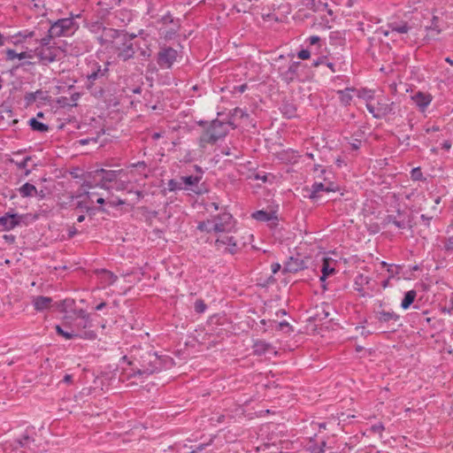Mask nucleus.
<instances>
[{
    "instance_id": "nucleus-29",
    "label": "nucleus",
    "mask_w": 453,
    "mask_h": 453,
    "mask_svg": "<svg viewBox=\"0 0 453 453\" xmlns=\"http://www.w3.org/2000/svg\"><path fill=\"white\" fill-rule=\"evenodd\" d=\"M93 326L92 320H81V319H75L73 326L72 328H74L75 331L82 332V331H88L91 330L90 328Z\"/></svg>"
},
{
    "instance_id": "nucleus-44",
    "label": "nucleus",
    "mask_w": 453,
    "mask_h": 453,
    "mask_svg": "<svg viewBox=\"0 0 453 453\" xmlns=\"http://www.w3.org/2000/svg\"><path fill=\"white\" fill-rule=\"evenodd\" d=\"M102 273H104V280H105L109 284H113V283L117 280V278H118V277H117L113 273H111V272H110V271H108V270H103V272H102Z\"/></svg>"
},
{
    "instance_id": "nucleus-58",
    "label": "nucleus",
    "mask_w": 453,
    "mask_h": 453,
    "mask_svg": "<svg viewBox=\"0 0 453 453\" xmlns=\"http://www.w3.org/2000/svg\"><path fill=\"white\" fill-rule=\"evenodd\" d=\"M97 142V138H86V139H81L78 141V142L81 144V145H86L88 143H89V142Z\"/></svg>"
},
{
    "instance_id": "nucleus-6",
    "label": "nucleus",
    "mask_w": 453,
    "mask_h": 453,
    "mask_svg": "<svg viewBox=\"0 0 453 453\" xmlns=\"http://www.w3.org/2000/svg\"><path fill=\"white\" fill-rule=\"evenodd\" d=\"M373 312L377 323L388 332H395L403 326L400 315L391 309H386L382 303H380Z\"/></svg>"
},
{
    "instance_id": "nucleus-52",
    "label": "nucleus",
    "mask_w": 453,
    "mask_h": 453,
    "mask_svg": "<svg viewBox=\"0 0 453 453\" xmlns=\"http://www.w3.org/2000/svg\"><path fill=\"white\" fill-rule=\"evenodd\" d=\"M366 109L372 115L373 118L377 119V106H374L370 103H367Z\"/></svg>"
},
{
    "instance_id": "nucleus-22",
    "label": "nucleus",
    "mask_w": 453,
    "mask_h": 453,
    "mask_svg": "<svg viewBox=\"0 0 453 453\" xmlns=\"http://www.w3.org/2000/svg\"><path fill=\"white\" fill-rule=\"evenodd\" d=\"M426 30L433 34V36L441 33V20L437 16H433L430 25L426 26Z\"/></svg>"
},
{
    "instance_id": "nucleus-35",
    "label": "nucleus",
    "mask_w": 453,
    "mask_h": 453,
    "mask_svg": "<svg viewBox=\"0 0 453 453\" xmlns=\"http://www.w3.org/2000/svg\"><path fill=\"white\" fill-rule=\"evenodd\" d=\"M213 219H207L198 223L197 229L201 232L211 233L214 232Z\"/></svg>"
},
{
    "instance_id": "nucleus-36",
    "label": "nucleus",
    "mask_w": 453,
    "mask_h": 453,
    "mask_svg": "<svg viewBox=\"0 0 453 453\" xmlns=\"http://www.w3.org/2000/svg\"><path fill=\"white\" fill-rule=\"evenodd\" d=\"M167 189L171 192H175L178 190L184 189L182 180L180 179V180H175V179L169 180L167 182Z\"/></svg>"
},
{
    "instance_id": "nucleus-9",
    "label": "nucleus",
    "mask_w": 453,
    "mask_h": 453,
    "mask_svg": "<svg viewBox=\"0 0 453 453\" xmlns=\"http://www.w3.org/2000/svg\"><path fill=\"white\" fill-rule=\"evenodd\" d=\"M178 52L172 47L164 46L157 53V63L161 68L170 69L176 61Z\"/></svg>"
},
{
    "instance_id": "nucleus-5",
    "label": "nucleus",
    "mask_w": 453,
    "mask_h": 453,
    "mask_svg": "<svg viewBox=\"0 0 453 453\" xmlns=\"http://www.w3.org/2000/svg\"><path fill=\"white\" fill-rule=\"evenodd\" d=\"M20 36L24 38L27 37H35L36 41L40 42V46L35 49V55L39 58L40 61L43 65H48L58 59L59 49L54 46H50L48 42L47 44L42 43V37L38 38L37 30L33 31H24L19 34Z\"/></svg>"
},
{
    "instance_id": "nucleus-27",
    "label": "nucleus",
    "mask_w": 453,
    "mask_h": 453,
    "mask_svg": "<svg viewBox=\"0 0 453 453\" xmlns=\"http://www.w3.org/2000/svg\"><path fill=\"white\" fill-rule=\"evenodd\" d=\"M252 217L257 220L264 222L277 219V217L274 215V212H267L265 211H257L252 214Z\"/></svg>"
},
{
    "instance_id": "nucleus-33",
    "label": "nucleus",
    "mask_w": 453,
    "mask_h": 453,
    "mask_svg": "<svg viewBox=\"0 0 453 453\" xmlns=\"http://www.w3.org/2000/svg\"><path fill=\"white\" fill-rule=\"evenodd\" d=\"M74 300L66 298L58 303H56L57 309L62 312H67L68 310H72L74 306Z\"/></svg>"
},
{
    "instance_id": "nucleus-41",
    "label": "nucleus",
    "mask_w": 453,
    "mask_h": 453,
    "mask_svg": "<svg viewBox=\"0 0 453 453\" xmlns=\"http://www.w3.org/2000/svg\"><path fill=\"white\" fill-rule=\"evenodd\" d=\"M307 42L311 46H318L317 50L314 52L315 54H318L319 52V49L320 48L321 38L318 35H311L307 39Z\"/></svg>"
},
{
    "instance_id": "nucleus-30",
    "label": "nucleus",
    "mask_w": 453,
    "mask_h": 453,
    "mask_svg": "<svg viewBox=\"0 0 453 453\" xmlns=\"http://www.w3.org/2000/svg\"><path fill=\"white\" fill-rule=\"evenodd\" d=\"M280 111L288 119H291L296 116V107L292 103H285L281 105Z\"/></svg>"
},
{
    "instance_id": "nucleus-55",
    "label": "nucleus",
    "mask_w": 453,
    "mask_h": 453,
    "mask_svg": "<svg viewBox=\"0 0 453 453\" xmlns=\"http://www.w3.org/2000/svg\"><path fill=\"white\" fill-rule=\"evenodd\" d=\"M361 140L354 139L352 142H350V146L353 150H358L361 146Z\"/></svg>"
},
{
    "instance_id": "nucleus-8",
    "label": "nucleus",
    "mask_w": 453,
    "mask_h": 453,
    "mask_svg": "<svg viewBox=\"0 0 453 453\" xmlns=\"http://www.w3.org/2000/svg\"><path fill=\"white\" fill-rule=\"evenodd\" d=\"M109 63L104 65V67H102L98 63H94L91 65V71L87 75V83L86 88L88 90H91L94 86L96 81H104L108 78L109 75Z\"/></svg>"
},
{
    "instance_id": "nucleus-7",
    "label": "nucleus",
    "mask_w": 453,
    "mask_h": 453,
    "mask_svg": "<svg viewBox=\"0 0 453 453\" xmlns=\"http://www.w3.org/2000/svg\"><path fill=\"white\" fill-rule=\"evenodd\" d=\"M126 173L123 169L120 170H105V169H97L95 171V178H98L99 181L96 186L100 187L102 188L110 190L111 186L114 183L117 178L126 176Z\"/></svg>"
},
{
    "instance_id": "nucleus-40",
    "label": "nucleus",
    "mask_w": 453,
    "mask_h": 453,
    "mask_svg": "<svg viewBox=\"0 0 453 453\" xmlns=\"http://www.w3.org/2000/svg\"><path fill=\"white\" fill-rule=\"evenodd\" d=\"M443 250L447 253L453 252V236H449L448 238H444L443 240Z\"/></svg>"
},
{
    "instance_id": "nucleus-12",
    "label": "nucleus",
    "mask_w": 453,
    "mask_h": 453,
    "mask_svg": "<svg viewBox=\"0 0 453 453\" xmlns=\"http://www.w3.org/2000/svg\"><path fill=\"white\" fill-rule=\"evenodd\" d=\"M212 219L215 233H229L234 226L233 216L229 212L219 213L213 217Z\"/></svg>"
},
{
    "instance_id": "nucleus-43",
    "label": "nucleus",
    "mask_w": 453,
    "mask_h": 453,
    "mask_svg": "<svg viewBox=\"0 0 453 453\" xmlns=\"http://www.w3.org/2000/svg\"><path fill=\"white\" fill-rule=\"evenodd\" d=\"M38 94H42V90H37L35 93H33V92L27 93L24 97L27 104V105L32 104L36 100V96Z\"/></svg>"
},
{
    "instance_id": "nucleus-21",
    "label": "nucleus",
    "mask_w": 453,
    "mask_h": 453,
    "mask_svg": "<svg viewBox=\"0 0 453 453\" xmlns=\"http://www.w3.org/2000/svg\"><path fill=\"white\" fill-rule=\"evenodd\" d=\"M306 7L313 12L327 11L329 15L333 14L332 10L328 9L326 0H307Z\"/></svg>"
},
{
    "instance_id": "nucleus-34",
    "label": "nucleus",
    "mask_w": 453,
    "mask_h": 453,
    "mask_svg": "<svg viewBox=\"0 0 453 453\" xmlns=\"http://www.w3.org/2000/svg\"><path fill=\"white\" fill-rule=\"evenodd\" d=\"M270 348L271 345L264 341H257L253 346L254 353L257 355L265 354Z\"/></svg>"
},
{
    "instance_id": "nucleus-53",
    "label": "nucleus",
    "mask_w": 453,
    "mask_h": 453,
    "mask_svg": "<svg viewBox=\"0 0 453 453\" xmlns=\"http://www.w3.org/2000/svg\"><path fill=\"white\" fill-rule=\"evenodd\" d=\"M326 57L321 56V57L318 58L317 60L313 61L312 66L318 67L319 65L326 64Z\"/></svg>"
},
{
    "instance_id": "nucleus-2",
    "label": "nucleus",
    "mask_w": 453,
    "mask_h": 453,
    "mask_svg": "<svg viewBox=\"0 0 453 453\" xmlns=\"http://www.w3.org/2000/svg\"><path fill=\"white\" fill-rule=\"evenodd\" d=\"M80 17V14L76 16L71 15L68 18L58 19L51 23L50 27H45L47 33L42 37V43L47 44L54 38L73 35L80 27L75 18Z\"/></svg>"
},
{
    "instance_id": "nucleus-64",
    "label": "nucleus",
    "mask_w": 453,
    "mask_h": 453,
    "mask_svg": "<svg viewBox=\"0 0 453 453\" xmlns=\"http://www.w3.org/2000/svg\"><path fill=\"white\" fill-rule=\"evenodd\" d=\"M441 148L449 150L451 148V142L449 141H444L441 144Z\"/></svg>"
},
{
    "instance_id": "nucleus-51",
    "label": "nucleus",
    "mask_w": 453,
    "mask_h": 453,
    "mask_svg": "<svg viewBox=\"0 0 453 453\" xmlns=\"http://www.w3.org/2000/svg\"><path fill=\"white\" fill-rule=\"evenodd\" d=\"M336 191H340V188L338 185L333 183V182H329L328 184L326 185V192H336Z\"/></svg>"
},
{
    "instance_id": "nucleus-63",
    "label": "nucleus",
    "mask_w": 453,
    "mask_h": 453,
    "mask_svg": "<svg viewBox=\"0 0 453 453\" xmlns=\"http://www.w3.org/2000/svg\"><path fill=\"white\" fill-rule=\"evenodd\" d=\"M271 267L273 273H276L280 270L281 265L279 263H273Z\"/></svg>"
},
{
    "instance_id": "nucleus-46",
    "label": "nucleus",
    "mask_w": 453,
    "mask_h": 453,
    "mask_svg": "<svg viewBox=\"0 0 453 453\" xmlns=\"http://www.w3.org/2000/svg\"><path fill=\"white\" fill-rule=\"evenodd\" d=\"M334 268L330 267L327 260L325 259L321 269V273H324V277H327L329 274L334 273Z\"/></svg>"
},
{
    "instance_id": "nucleus-3",
    "label": "nucleus",
    "mask_w": 453,
    "mask_h": 453,
    "mask_svg": "<svg viewBox=\"0 0 453 453\" xmlns=\"http://www.w3.org/2000/svg\"><path fill=\"white\" fill-rule=\"evenodd\" d=\"M110 36L116 39L115 50L117 57L122 61H127L134 58L136 51V44L134 42L135 34L120 32L116 29H109Z\"/></svg>"
},
{
    "instance_id": "nucleus-61",
    "label": "nucleus",
    "mask_w": 453,
    "mask_h": 453,
    "mask_svg": "<svg viewBox=\"0 0 453 453\" xmlns=\"http://www.w3.org/2000/svg\"><path fill=\"white\" fill-rule=\"evenodd\" d=\"M234 113L235 115L240 114L241 118H243V117H247V118H248V117H249V115H248L246 112H244V111H243L242 109H240V108H235V109L234 110Z\"/></svg>"
},
{
    "instance_id": "nucleus-14",
    "label": "nucleus",
    "mask_w": 453,
    "mask_h": 453,
    "mask_svg": "<svg viewBox=\"0 0 453 453\" xmlns=\"http://www.w3.org/2000/svg\"><path fill=\"white\" fill-rule=\"evenodd\" d=\"M24 216L13 213L6 212L4 216L0 217V232L10 231L19 226Z\"/></svg>"
},
{
    "instance_id": "nucleus-16",
    "label": "nucleus",
    "mask_w": 453,
    "mask_h": 453,
    "mask_svg": "<svg viewBox=\"0 0 453 453\" xmlns=\"http://www.w3.org/2000/svg\"><path fill=\"white\" fill-rule=\"evenodd\" d=\"M306 263L307 262L304 259L301 258L300 256L290 257L284 265L283 271L285 273H297L307 268Z\"/></svg>"
},
{
    "instance_id": "nucleus-4",
    "label": "nucleus",
    "mask_w": 453,
    "mask_h": 453,
    "mask_svg": "<svg viewBox=\"0 0 453 453\" xmlns=\"http://www.w3.org/2000/svg\"><path fill=\"white\" fill-rule=\"evenodd\" d=\"M228 125H233L218 119L212 120L209 127L203 132L199 138L200 146L204 148L207 144H214L219 139L224 138L228 133Z\"/></svg>"
},
{
    "instance_id": "nucleus-1",
    "label": "nucleus",
    "mask_w": 453,
    "mask_h": 453,
    "mask_svg": "<svg viewBox=\"0 0 453 453\" xmlns=\"http://www.w3.org/2000/svg\"><path fill=\"white\" fill-rule=\"evenodd\" d=\"M121 360L131 366V372H125V377L129 379L136 375L148 377L154 372H160L166 366L168 357L158 356L152 349L146 347L134 348L130 357L123 356Z\"/></svg>"
},
{
    "instance_id": "nucleus-11",
    "label": "nucleus",
    "mask_w": 453,
    "mask_h": 453,
    "mask_svg": "<svg viewBox=\"0 0 453 453\" xmlns=\"http://www.w3.org/2000/svg\"><path fill=\"white\" fill-rule=\"evenodd\" d=\"M304 65L299 61H293L289 64L287 69L283 67L279 68V75L280 79L287 84H290L295 81H300L299 70Z\"/></svg>"
},
{
    "instance_id": "nucleus-25",
    "label": "nucleus",
    "mask_w": 453,
    "mask_h": 453,
    "mask_svg": "<svg viewBox=\"0 0 453 453\" xmlns=\"http://www.w3.org/2000/svg\"><path fill=\"white\" fill-rule=\"evenodd\" d=\"M19 192L22 197H28L37 195L36 188L28 182L23 184L19 188Z\"/></svg>"
},
{
    "instance_id": "nucleus-45",
    "label": "nucleus",
    "mask_w": 453,
    "mask_h": 453,
    "mask_svg": "<svg viewBox=\"0 0 453 453\" xmlns=\"http://www.w3.org/2000/svg\"><path fill=\"white\" fill-rule=\"evenodd\" d=\"M398 133H399V134H400V135L398 136V141H399L402 144H404V145H406V146H409V145H410L409 141H410V138H411L410 134H404V132H403V129H400V130L398 131Z\"/></svg>"
},
{
    "instance_id": "nucleus-26",
    "label": "nucleus",
    "mask_w": 453,
    "mask_h": 453,
    "mask_svg": "<svg viewBox=\"0 0 453 453\" xmlns=\"http://www.w3.org/2000/svg\"><path fill=\"white\" fill-rule=\"evenodd\" d=\"M417 296V292L415 290H409L405 293L404 297L402 300L401 307L403 310H407L413 303L415 298Z\"/></svg>"
},
{
    "instance_id": "nucleus-20",
    "label": "nucleus",
    "mask_w": 453,
    "mask_h": 453,
    "mask_svg": "<svg viewBox=\"0 0 453 453\" xmlns=\"http://www.w3.org/2000/svg\"><path fill=\"white\" fill-rule=\"evenodd\" d=\"M52 298L49 296H37L33 297L32 303L36 311H44L50 308Z\"/></svg>"
},
{
    "instance_id": "nucleus-15",
    "label": "nucleus",
    "mask_w": 453,
    "mask_h": 453,
    "mask_svg": "<svg viewBox=\"0 0 453 453\" xmlns=\"http://www.w3.org/2000/svg\"><path fill=\"white\" fill-rule=\"evenodd\" d=\"M384 220L386 224H393L399 229H405L410 225V216L400 210L396 215H388Z\"/></svg>"
},
{
    "instance_id": "nucleus-13",
    "label": "nucleus",
    "mask_w": 453,
    "mask_h": 453,
    "mask_svg": "<svg viewBox=\"0 0 453 453\" xmlns=\"http://www.w3.org/2000/svg\"><path fill=\"white\" fill-rule=\"evenodd\" d=\"M195 168L199 174L181 176L180 180H182L184 189L190 190L196 195H200L203 193V190L198 186V183L201 181L203 173L200 166L195 165Z\"/></svg>"
},
{
    "instance_id": "nucleus-23",
    "label": "nucleus",
    "mask_w": 453,
    "mask_h": 453,
    "mask_svg": "<svg viewBox=\"0 0 453 453\" xmlns=\"http://www.w3.org/2000/svg\"><path fill=\"white\" fill-rule=\"evenodd\" d=\"M388 27L392 32H396L398 34H407L411 29V27L406 21L391 22L388 24Z\"/></svg>"
},
{
    "instance_id": "nucleus-56",
    "label": "nucleus",
    "mask_w": 453,
    "mask_h": 453,
    "mask_svg": "<svg viewBox=\"0 0 453 453\" xmlns=\"http://www.w3.org/2000/svg\"><path fill=\"white\" fill-rule=\"evenodd\" d=\"M70 54L74 55V56H80V55L83 54V50H81L80 48L75 46L71 49Z\"/></svg>"
},
{
    "instance_id": "nucleus-50",
    "label": "nucleus",
    "mask_w": 453,
    "mask_h": 453,
    "mask_svg": "<svg viewBox=\"0 0 453 453\" xmlns=\"http://www.w3.org/2000/svg\"><path fill=\"white\" fill-rule=\"evenodd\" d=\"M30 441H34V440L31 439L30 436H28L27 434H25L20 439H19L17 441L20 447H25V446H27V442Z\"/></svg>"
},
{
    "instance_id": "nucleus-32",
    "label": "nucleus",
    "mask_w": 453,
    "mask_h": 453,
    "mask_svg": "<svg viewBox=\"0 0 453 453\" xmlns=\"http://www.w3.org/2000/svg\"><path fill=\"white\" fill-rule=\"evenodd\" d=\"M31 159H32L31 156H27L21 161H17L13 158H11L10 162L12 164H14L18 167V169L26 170L25 174L28 175L31 173V170L27 169V166L28 162L31 161Z\"/></svg>"
},
{
    "instance_id": "nucleus-60",
    "label": "nucleus",
    "mask_w": 453,
    "mask_h": 453,
    "mask_svg": "<svg viewBox=\"0 0 453 453\" xmlns=\"http://www.w3.org/2000/svg\"><path fill=\"white\" fill-rule=\"evenodd\" d=\"M247 88H248L247 84H246V83H244V84H242V85H240V86H236V87H234V91H236V92L243 93V92L247 89Z\"/></svg>"
},
{
    "instance_id": "nucleus-31",
    "label": "nucleus",
    "mask_w": 453,
    "mask_h": 453,
    "mask_svg": "<svg viewBox=\"0 0 453 453\" xmlns=\"http://www.w3.org/2000/svg\"><path fill=\"white\" fill-rule=\"evenodd\" d=\"M321 191L326 192V184L322 182H314L311 188V193L309 195V198L311 200H315L319 197L318 194Z\"/></svg>"
},
{
    "instance_id": "nucleus-10",
    "label": "nucleus",
    "mask_w": 453,
    "mask_h": 453,
    "mask_svg": "<svg viewBox=\"0 0 453 453\" xmlns=\"http://www.w3.org/2000/svg\"><path fill=\"white\" fill-rule=\"evenodd\" d=\"M215 247L222 253L234 255L238 252L239 247L233 235L221 234L215 241Z\"/></svg>"
},
{
    "instance_id": "nucleus-59",
    "label": "nucleus",
    "mask_w": 453,
    "mask_h": 453,
    "mask_svg": "<svg viewBox=\"0 0 453 453\" xmlns=\"http://www.w3.org/2000/svg\"><path fill=\"white\" fill-rule=\"evenodd\" d=\"M140 55L143 58V59H147L150 57L151 51L150 49L148 50H141Z\"/></svg>"
},
{
    "instance_id": "nucleus-17",
    "label": "nucleus",
    "mask_w": 453,
    "mask_h": 453,
    "mask_svg": "<svg viewBox=\"0 0 453 453\" xmlns=\"http://www.w3.org/2000/svg\"><path fill=\"white\" fill-rule=\"evenodd\" d=\"M61 336H63L66 340H71L73 338L95 340L96 338L97 334L94 330L79 332V331H75L74 328H71L70 331L64 330Z\"/></svg>"
},
{
    "instance_id": "nucleus-28",
    "label": "nucleus",
    "mask_w": 453,
    "mask_h": 453,
    "mask_svg": "<svg viewBox=\"0 0 453 453\" xmlns=\"http://www.w3.org/2000/svg\"><path fill=\"white\" fill-rule=\"evenodd\" d=\"M28 124L33 131L45 133V132H48L50 129L48 125L38 121L35 118H32L31 119H29Z\"/></svg>"
},
{
    "instance_id": "nucleus-57",
    "label": "nucleus",
    "mask_w": 453,
    "mask_h": 453,
    "mask_svg": "<svg viewBox=\"0 0 453 453\" xmlns=\"http://www.w3.org/2000/svg\"><path fill=\"white\" fill-rule=\"evenodd\" d=\"M108 203L111 206H118L125 203V201L122 199H116V200H111L108 202Z\"/></svg>"
},
{
    "instance_id": "nucleus-39",
    "label": "nucleus",
    "mask_w": 453,
    "mask_h": 453,
    "mask_svg": "<svg viewBox=\"0 0 453 453\" xmlns=\"http://www.w3.org/2000/svg\"><path fill=\"white\" fill-rule=\"evenodd\" d=\"M411 179L412 180H425L426 178H424L421 168L420 167H415L411 171Z\"/></svg>"
},
{
    "instance_id": "nucleus-37",
    "label": "nucleus",
    "mask_w": 453,
    "mask_h": 453,
    "mask_svg": "<svg viewBox=\"0 0 453 453\" xmlns=\"http://www.w3.org/2000/svg\"><path fill=\"white\" fill-rule=\"evenodd\" d=\"M123 177H119L116 179L114 183L111 186V189L116 190H125L127 188L128 180L122 179Z\"/></svg>"
},
{
    "instance_id": "nucleus-18",
    "label": "nucleus",
    "mask_w": 453,
    "mask_h": 453,
    "mask_svg": "<svg viewBox=\"0 0 453 453\" xmlns=\"http://www.w3.org/2000/svg\"><path fill=\"white\" fill-rule=\"evenodd\" d=\"M411 99L418 107L420 111H425L433 101V96L429 93L418 91L411 96Z\"/></svg>"
},
{
    "instance_id": "nucleus-49",
    "label": "nucleus",
    "mask_w": 453,
    "mask_h": 453,
    "mask_svg": "<svg viewBox=\"0 0 453 453\" xmlns=\"http://www.w3.org/2000/svg\"><path fill=\"white\" fill-rule=\"evenodd\" d=\"M311 51L309 50H301L298 53H297V56L299 58L303 59V60H305V59H308L310 58L311 57Z\"/></svg>"
},
{
    "instance_id": "nucleus-54",
    "label": "nucleus",
    "mask_w": 453,
    "mask_h": 453,
    "mask_svg": "<svg viewBox=\"0 0 453 453\" xmlns=\"http://www.w3.org/2000/svg\"><path fill=\"white\" fill-rule=\"evenodd\" d=\"M90 91H91V94L97 98H101L104 95V90L102 88H100L98 90H95V91H93V88H92Z\"/></svg>"
},
{
    "instance_id": "nucleus-47",
    "label": "nucleus",
    "mask_w": 453,
    "mask_h": 453,
    "mask_svg": "<svg viewBox=\"0 0 453 453\" xmlns=\"http://www.w3.org/2000/svg\"><path fill=\"white\" fill-rule=\"evenodd\" d=\"M385 430V427L381 422L374 424L371 426L370 431L373 434H378L381 437L382 432Z\"/></svg>"
},
{
    "instance_id": "nucleus-24",
    "label": "nucleus",
    "mask_w": 453,
    "mask_h": 453,
    "mask_svg": "<svg viewBox=\"0 0 453 453\" xmlns=\"http://www.w3.org/2000/svg\"><path fill=\"white\" fill-rule=\"evenodd\" d=\"M355 89L353 88H347L342 90H338L337 94L339 95V99L342 104L347 106L350 104V102L352 101V95L351 92Z\"/></svg>"
},
{
    "instance_id": "nucleus-42",
    "label": "nucleus",
    "mask_w": 453,
    "mask_h": 453,
    "mask_svg": "<svg viewBox=\"0 0 453 453\" xmlns=\"http://www.w3.org/2000/svg\"><path fill=\"white\" fill-rule=\"evenodd\" d=\"M75 319L88 320L91 319L90 315L83 309L74 311Z\"/></svg>"
},
{
    "instance_id": "nucleus-38",
    "label": "nucleus",
    "mask_w": 453,
    "mask_h": 453,
    "mask_svg": "<svg viewBox=\"0 0 453 453\" xmlns=\"http://www.w3.org/2000/svg\"><path fill=\"white\" fill-rule=\"evenodd\" d=\"M26 58H27L26 52L17 53L14 50H11V49L6 50V59L7 60H13L15 58L24 59Z\"/></svg>"
},
{
    "instance_id": "nucleus-48",
    "label": "nucleus",
    "mask_w": 453,
    "mask_h": 453,
    "mask_svg": "<svg viewBox=\"0 0 453 453\" xmlns=\"http://www.w3.org/2000/svg\"><path fill=\"white\" fill-rule=\"evenodd\" d=\"M194 308L197 313H203L206 310L207 306L202 299H198L195 302Z\"/></svg>"
},
{
    "instance_id": "nucleus-19",
    "label": "nucleus",
    "mask_w": 453,
    "mask_h": 453,
    "mask_svg": "<svg viewBox=\"0 0 453 453\" xmlns=\"http://www.w3.org/2000/svg\"><path fill=\"white\" fill-rule=\"evenodd\" d=\"M395 103H388L385 100H380L377 103V119H382L388 114H395Z\"/></svg>"
},
{
    "instance_id": "nucleus-62",
    "label": "nucleus",
    "mask_w": 453,
    "mask_h": 453,
    "mask_svg": "<svg viewBox=\"0 0 453 453\" xmlns=\"http://www.w3.org/2000/svg\"><path fill=\"white\" fill-rule=\"evenodd\" d=\"M77 233H78V230L76 229V227L71 226L68 229V237L73 238L75 234H77Z\"/></svg>"
}]
</instances>
